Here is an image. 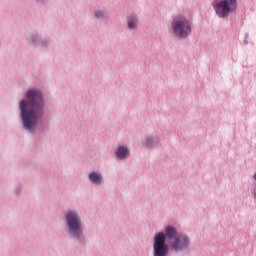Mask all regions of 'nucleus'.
<instances>
[{"label": "nucleus", "mask_w": 256, "mask_h": 256, "mask_svg": "<svg viewBox=\"0 0 256 256\" xmlns=\"http://www.w3.org/2000/svg\"><path fill=\"white\" fill-rule=\"evenodd\" d=\"M172 28L176 37L185 38L191 34V23L183 16L174 18Z\"/></svg>", "instance_id": "nucleus-3"}, {"label": "nucleus", "mask_w": 256, "mask_h": 256, "mask_svg": "<svg viewBox=\"0 0 256 256\" xmlns=\"http://www.w3.org/2000/svg\"><path fill=\"white\" fill-rule=\"evenodd\" d=\"M89 179L92 181V183H95L96 185H99L103 181V176L97 172H91L89 174Z\"/></svg>", "instance_id": "nucleus-9"}, {"label": "nucleus", "mask_w": 256, "mask_h": 256, "mask_svg": "<svg viewBox=\"0 0 256 256\" xmlns=\"http://www.w3.org/2000/svg\"><path fill=\"white\" fill-rule=\"evenodd\" d=\"M128 29H137V24L139 23V19L137 16L129 15L127 18Z\"/></svg>", "instance_id": "nucleus-8"}, {"label": "nucleus", "mask_w": 256, "mask_h": 256, "mask_svg": "<svg viewBox=\"0 0 256 256\" xmlns=\"http://www.w3.org/2000/svg\"><path fill=\"white\" fill-rule=\"evenodd\" d=\"M116 155L118 159H127V157H129V149L125 146H120Z\"/></svg>", "instance_id": "nucleus-7"}, {"label": "nucleus", "mask_w": 256, "mask_h": 256, "mask_svg": "<svg viewBox=\"0 0 256 256\" xmlns=\"http://www.w3.org/2000/svg\"><path fill=\"white\" fill-rule=\"evenodd\" d=\"M95 15H96V17L101 18V17H103L105 14H104L103 12H101V11H98V12L95 13Z\"/></svg>", "instance_id": "nucleus-10"}, {"label": "nucleus", "mask_w": 256, "mask_h": 256, "mask_svg": "<svg viewBox=\"0 0 256 256\" xmlns=\"http://www.w3.org/2000/svg\"><path fill=\"white\" fill-rule=\"evenodd\" d=\"M167 237L165 233L160 232L154 238V256H167L169 255V246L165 243Z\"/></svg>", "instance_id": "nucleus-5"}, {"label": "nucleus", "mask_w": 256, "mask_h": 256, "mask_svg": "<svg viewBox=\"0 0 256 256\" xmlns=\"http://www.w3.org/2000/svg\"><path fill=\"white\" fill-rule=\"evenodd\" d=\"M66 220L69 227V233L74 237L81 239V235H83V227L81 225V218H79V214L75 211H70L67 213Z\"/></svg>", "instance_id": "nucleus-4"}, {"label": "nucleus", "mask_w": 256, "mask_h": 256, "mask_svg": "<svg viewBox=\"0 0 256 256\" xmlns=\"http://www.w3.org/2000/svg\"><path fill=\"white\" fill-rule=\"evenodd\" d=\"M214 9L218 17H227L231 12L237 9L236 0H223L214 4Z\"/></svg>", "instance_id": "nucleus-6"}, {"label": "nucleus", "mask_w": 256, "mask_h": 256, "mask_svg": "<svg viewBox=\"0 0 256 256\" xmlns=\"http://www.w3.org/2000/svg\"><path fill=\"white\" fill-rule=\"evenodd\" d=\"M165 233L172 251H183L187 249L191 243L189 237L183 234L178 235L177 230L172 226L166 227Z\"/></svg>", "instance_id": "nucleus-2"}, {"label": "nucleus", "mask_w": 256, "mask_h": 256, "mask_svg": "<svg viewBox=\"0 0 256 256\" xmlns=\"http://www.w3.org/2000/svg\"><path fill=\"white\" fill-rule=\"evenodd\" d=\"M45 103L43 102V94L39 90H28L26 92V99L20 102V109L24 127L31 129L37 117L43 111Z\"/></svg>", "instance_id": "nucleus-1"}]
</instances>
